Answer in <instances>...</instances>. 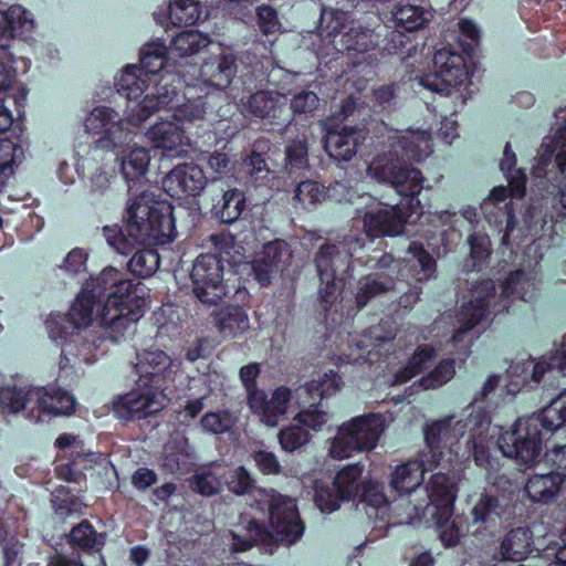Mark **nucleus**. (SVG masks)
I'll list each match as a JSON object with an SVG mask.
<instances>
[{
  "mask_svg": "<svg viewBox=\"0 0 566 566\" xmlns=\"http://www.w3.org/2000/svg\"><path fill=\"white\" fill-rule=\"evenodd\" d=\"M146 298L142 283L125 277L115 268H105L82 285L67 313L51 314L45 322L50 338L61 347V360L77 356L84 344L82 331L93 322L104 327L114 343L145 313Z\"/></svg>",
  "mask_w": 566,
  "mask_h": 566,
  "instance_id": "nucleus-1",
  "label": "nucleus"
},
{
  "mask_svg": "<svg viewBox=\"0 0 566 566\" xmlns=\"http://www.w3.org/2000/svg\"><path fill=\"white\" fill-rule=\"evenodd\" d=\"M169 49L159 42L145 44L140 50L139 66L127 65L115 82L119 95L127 101L144 98L134 107L128 106L126 119L133 125H143L158 105H174L178 88L172 84L171 75L163 73L168 64Z\"/></svg>",
  "mask_w": 566,
  "mask_h": 566,
  "instance_id": "nucleus-2",
  "label": "nucleus"
},
{
  "mask_svg": "<svg viewBox=\"0 0 566 566\" xmlns=\"http://www.w3.org/2000/svg\"><path fill=\"white\" fill-rule=\"evenodd\" d=\"M125 227L127 235L118 224L103 228L106 242L119 254L128 255L136 244L156 247L170 243L176 237L174 207L160 196L143 191L128 206Z\"/></svg>",
  "mask_w": 566,
  "mask_h": 566,
  "instance_id": "nucleus-3",
  "label": "nucleus"
},
{
  "mask_svg": "<svg viewBox=\"0 0 566 566\" xmlns=\"http://www.w3.org/2000/svg\"><path fill=\"white\" fill-rule=\"evenodd\" d=\"M534 290V283L530 281L527 273L521 269L509 273L502 282L497 300L495 283L492 279L478 281L470 290V300L463 302L460 307L458 321L461 326L453 332L448 345L460 346V349H463L462 353L469 356L471 342L467 340L468 333L486 318L491 306L494 315L509 312L512 297L528 302L533 298Z\"/></svg>",
  "mask_w": 566,
  "mask_h": 566,
  "instance_id": "nucleus-4",
  "label": "nucleus"
},
{
  "mask_svg": "<svg viewBox=\"0 0 566 566\" xmlns=\"http://www.w3.org/2000/svg\"><path fill=\"white\" fill-rule=\"evenodd\" d=\"M265 497L273 533L263 522L249 514H240L238 523L230 531L234 552H245L255 545L269 544L273 538L281 543L293 544L303 535L305 525L301 520L296 501L273 489L265 494Z\"/></svg>",
  "mask_w": 566,
  "mask_h": 566,
  "instance_id": "nucleus-5",
  "label": "nucleus"
},
{
  "mask_svg": "<svg viewBox=\"0 0 566 566\" xmlns=\"http://www.w3.org/2000/svg\"><path fill=\"white\" fill-rule=\"evenodd\" d=\"M490 423L491 417L483 408L472 409L458 420H454V416H448L426 423L423 436L429 448V461L441 464L447 454L458 453L457 444L464 439L465 447L473 449L475 463L483 467L489 460V452L478 441H484Z\"/></svg>",
  "mask_w": 566,
  "mask_h": 566,
  "instance_id": "nucleus-6",
  "label": "nucleus"
},
{
  "mask_svg": "<svg viewBox=\"0 0 566 566\" xmlns=\"http://www.w3.org/2000/svg\"><path fill=\"white\" fill-rule=\"evenodd\" d=\"M566 424V392L528 417L516 419L513 426L497 438V447L506 458L524 464L534 462L542 452L546 434H553Z\"/></svg>",
  "mask_w": 566,
  "mask_h": 566,
  "instance_id": "nucleus-7",
  "label": "nucleus"
},
{
  "mask_svg": "<svg viewBox=\"0 0 566 566\" xmlns=\"http://www.w3.org/2000/svg\"><path fill=\"white\" fill-rule=\"evenodd\" d=\"M459 29L461 35L471 40L470 43L459 41L463 54L451 46L437 50L432 61L433 71L423 74L419 80L420 85L433 93L450 96L468 80L467 57L472 56L474 46L479 43L480 30L472 20L467 19L459 22Z\"/></svg>",
  "mask_w": 566,
  "mask_h": 566,
  "instance_id": "nucleus-8",
  "label": "nucleus"
},
{
  "mask_svg": "<svg viewBox=\"0 0 566 566\" xmlns=\"http://www.w3.org/2000/svg\"><path fill=\"white\" fill-rule=\"evenodd\" d=\"M0 405L11 412H19L32 405L30 417L36 422H50L56 417L74 413L76 399L71 392L54 384L34 387L28 391L17 387H2Z\"/></svg>",
  "mask_w": 566,
  "mask_h": 566,
  "instance_id": "nucleus-9",
  "label": "nucleus"
},
{
  "mask_svg": "<svg viewBox=\"0 0 566 566\" xmlns=\"http://www.w3.org/2000/svg\"><path fill=\"white\" fill-rule=\"evenodd\" d=\"M367 171L376 180L390 184L400 197L407 198L406 205L409 208L419 205V195L424 181L422 172L405 166L391 148L376 155Z\"/></svg>",
  "mask_w": 566,
  "mask_h": 566,
  "instance_id": "nucleus-10",
  "label": "nucleus"
},
{
  "mask_svg": "<svg viewBox=\"0 0 566 566\" xmlns=\"http://www.w3.org/2000/svg\"><path fill=\"white\" fill-rule=\"evenodd\" d=\"M343 379L338 373L329 370L317 380H310L295 390V402L300 411L294 420L313 431H319L327 423L328 415L319 409L324 398L340 390Z\"/></svg>",
  "mask_w": 566,
  "mask_h": 566,
  "instance_id": "nucleus-11",
  "label": "nucleus"
},
{
  "mask_svg": "<svg viewBox=\"0 0 566 566\" xmlns=\"http://www.w3.org/2000/svg\"><path fill=\"white\" fill-rule=\"evenodd\" d=\"M319 279L318 295L322 307L327 314L344 287L345 274L352 264V254L335 243H324L314 259Z\"/></svg>",
  "mask_w": 566,
  "mask_h": 566,
  "instance_id": "nucleus-12",
  "label": "nucleus"
},
{
  "mask_svg": "<svg viewBox=\"0 0 566 566\" xmlns=\"http://www.w3.org/2000/svg\"><path fill=\"white\" fill-rule=\"evenodd\" d=\"M384 431L379 415L368 413L343 423L332 441L329 453L335 459H345L354 452L373 450Z\"/></svg>",
  "mask_w": 566,
  "mask_h": 566,
  "instance_id": "nucleus-13",
  "label": "nucleus"
},
{
  "mask_svg": "<svg viewBox=\"0 0 566 566\" xmlns=\"http://www.w3.org/2000/svg\"><path fill=\"white\" fill-rule=\"evenodd\" d=\"M226 260L220 253H201L190 272L193 295L205 304L217 305L228 294L224 280Z\"/></svg>",
  "mask_w": 566,
  "mask_h": 566,
  "instance_id": "nucleus-14",
  "label": "nucleus"
},
{
  "mask_svg": "<svg viewBox=\"0 0 566 566\" xmlns=\"http://www.w3.org/2000/svg\"><path fill=\"white\" fill-rule=\"evenodd\" d=\"M136 103V101H128L127 106L134 107ZM127 109L128 107H126L124 116H126ZM124 122L133 127L140 126L128 123L126 117L120 118L119 114L108 106H97L86 116L84 127L88 134L99 135L94 142L95 148L115 150L130 145L134 140L135 133L125 128Z\"/></svg>",
  "mask_w": 566,
  "mask_h": 566,
  "instance_id": "nucleus-15",
  "label": "nucleus"
},
{
  "mask_svg": "<svg viewBox=\"0 0 566 566\" xmlns=\"http://www.w3.org/2000/svg\"><path fill=\"white\" fill-rule=\"evenodd\" d=\"M364 465L353 463L339 470L332 485L316 484L314 502L323 513H333L342 502L356 499L361 491Z\"/></svg>",
  "mask_w": 566,
  "mask_h": 566,
  "instance_id": "nucleus-16",
  "label": "nucleus"
},
{
  "mask_svg": "<svg viewBox=\"0 0 566 566\" xmlns=\"http://www.w3.org/2000/svg\"><path fill=\"white\" fill-rule=\"evenodd\" d=\"M522 504L517 502L514 491L493 494L491 491L483 492L470 514L473 524H479L484 530L491 531L503 523H510L523 517Z\"/></svg>",
  "mask_w": 566,
  "mask_h": 566,
  "instance_id": "nucleus-17",
  "label": "nucleus"
},
{
  "mask_svg": "<svg viewBox=\"0 0 566 566\" xmlns=\"http://www.w3.org/2000/svg\"><path fill=\"white\" fill-rule=\"evenodd\" d=\"M407 198L400 197L397 205L390 209H376L365 213L364 229L370 238L394 237L405 230V226L413 216L419 218L423 213V207L419 201L417 207L406 205Z\"/></svg>",
  "mask_w": 566,
  "mask_h": 566,
  "instance_id": "nucleus-18",
  "label": "nucleus"
},
{
  "mask_svg": "<svg viewBox=\"0 0 566 566\" xmlns=\"http://www.w3.org/2000/svg\"><path fill=\"white\" fill-rule=\"evenodd\" d=\"M291 258L292 251L284 240L275 239L264 243L251 261L253 279L261 286L270 285L272 280L283 272Z\"/></svg>",
  "mask_w": 566,
  "mask_h": 566,
  "instance_id": "nucleus-19",
  "label": "nucleus"
},
{
  "mask_svg": "<svg viewBox=\"0 0 566 566\" xmlns=\"http://www.w3.org/2000/svg\"><path fill=\"white\" fill-rule=\"evenodd\" d=\"M163 391L161 389L137 386V389L118 396L113 401V411L117 418L124 421L146 419L161 410L158 396Z\"/></svg>",
  "mask_w": 566,
  "mask_h": 566,
  "instance_id": "nucleus-20",
  "label": "nucleus"
},
{
  "mask_svg": "<svg viewBox=\"0 0 566 566\" xmlns=\"http://www.w3.org/2000/svg\"><path fill=\"white\" fill-rule=\"evenodd\" d=\"M206 185L203 170L193 163L175 166L163 179V189L175 199L196 197Z\"/></svg>",
  "mask_w": 566,
  "mask_h": 566,
  "instance_id": "nucleus-21",
  "label": "nucleus"
},
{
  "mask_svg": "<svg viewBox=\"0 0 566 566\" xmlns=\"http://www.w3.org/2000/svg\"><path fill=\"white\" fill-rule=\"evenodd\" d=\"M134 368L138 375L136 382L138 387L165 390L167 379L172 375L171 359L160 349L138 354Z\"/></svg>",
  "mask_w": 566,
  "mask_h": 566,
  "instance_id": "nucleus-22",
  "label": "nucleus"
},
{
  "mask_svg": "<svg viewBox=\"0 0 566 566\" xmlns=\"http://www.w3.org/2000/svg\"><path fill=\"white\" fill-rule=\"evenodd\" d=\"M429 448L421 452L420 459H411L397 465L390 476V486L397 495L410 494L423 483L424 473L440 464L429 461Z\"/></svg>",
  "mask_w": 566,
  "mask_h": 566,
  "instance_id": "nucleus-23",
  "label": "nucleus"
},
{
  "mask_svg": "<svg viewBox=\"0 0 566 566\" xmlns=\"http://www.w3.org/2000/svg\"><path fill=\"white\" fill-rule=\"evenodd\" d=\"M365 138L363 129L357 126H343L339 130L328 128L324 136V149L337 163H348Z\"/></svg>",
  "mask_w": 566,
  "mask_h": 566,
  "instance_id": "nucleus-24",
  "label": "nucleus"
},
{
  "mask_svg": "<svg viewBox=\"0 0 566 566\" xmlns=\"http://www.w3.org/2000/svg\"><path fill=\"white\" fill-rule=\"evenodd\" d=\"M291 397V390L285 386H281L274 389L270 399L265 391L252 394L248 399V406L254 415L260 417L264 424L275 427L279 423L280 417L286 412Z\"/></svg>",
  "mask_w": 566,
  "mask_h": 566,
  "instance_id": "nucleus-25",
  "label": "nucleus"
},
{
  "mask_svg": "<svg viewBox=\"0 0 566 566\" xmlns=\"http://www.w3.org/2000/svg\"><path fill=\"white\" fill-rule=\"evenodd\" d=\"M556 369L563 376H566V335L563 337L560 346L548 357L547 360L535 361L532 357L522 364L513 367L516 375H522L523 386L530 382L539 384L544 375Z\"/></svg>",
  "mask_w": 566,
  "mask_h": 566,
  "instance_id": "nucleus-26",
  "label": "nucleus"
},
{
  "mask_svg": "<svg viewBox=\"0 0 566 566\" xmlns=\"http://www.w3.org/2000/svg\"><path fill=\"white\" fill-rule=\"evenodd\" d=\"M533 532L527 526L510 530L501 539L495 556L502 562L525 560L534 551Z\"/></svg>",
  "mask_w": 566,
  "mask_h": 566,
  "instance_id": "nucleus-27",
  "label": "nucleus"
},
{
  "mask_svg": "<svg viewBox=\"0 0 566 566\" xmlns=\"http://www.w3.org/2000/svg\"><path fill=\"white\" fill-rule=\"evenodd\" d=\"M237 70V57L233 54H220L206 59L199 74L207 85L226 90L232 83Z\"/></svg>",
  "mask_w": 566,
  "mask_h": 566,
  "instance_id": "nucleus-28",
  "label": "nucleus"
},
{
  "mask_svg": "<svg viewBox=\"0 0 566 566\" xmlns=\"http://www.w3.org/2000/svg\"><path fill=\"white\" fill-rule=\"evenodd\" d=\"M457 485L446 473H433L427 484V493L433 507L432 514L452 516L457 497Z\"/></svg>",
  "mask_w": 566,
  "mask_h": 566,
  "instance_id": "nucleus-29",
  "label": "nucleus"
},
{
  "mask_svg": "<svg viewBox=\"0 0 566 566\" xmlns=\"http://www.w3.org/2000/svg\"><path fill=\"white\" fill-rule=\"evenodd\" d=\"M96 452L72 451L70 458L55 465L54 472L59 480L77 485H86V472L98 464Z\"/></svg>",
  "mask_w": 566,
  "mask_h": 566,
  "instance_id": "nucleus-30",
  "label": "nucleus"
},
{
  "mask_svg": "<svg viewBox=\"0 0 566 566\" xmlns=\"http://www.w3.org/2000/svg\"><path fill=\"white\" fill-rule=\"evenodd\" d=\"M106 543V533L97 532L92 523L82 520L77 525L73 526L69 534V544L75 551L85 554H98L101 563L105 566L102 551Z\"/></svg>",
  "mask_w": 566,
  "mask_h": 566,
  "instance_id": "nucleus-31",
  "label": "nucleus"
},
{
  "mask_svg": "<svg viewBox=\"0 0 566 566\" xmlns=\"http://www.w3.org/2000/svg\"><path fill=\"white\" fill-rule=\"evenodd\" d=\"M373 30L353 19L340 38L333 40V49L337 53L355 55L364 53L373 46Z\"/></svg>",
  "mask_w": 566,
  "mask_h": 566,
  "instance_id": "nucleus-32",
  "label": "nucleus"
},
{
  "mask_svg": "<svg viewBox=\"0 0 566 566\" xmlns=\"http://www.w3.org/2000/svg\"><path fill=\"white\" fill-rule=\"evenodd\" d=\"M352 21V14L348 10H344L342 7H333L332 3H324L321 8L317 34L323 41L333 45V40L340 38Z\"/></svg>",
  "mask_w": 566,
  "mask_h": 566,
  "instance_id": "nucleus-33",
  "label": "nucleus"
},
{
  "mask_svg": "<svg viewBox=\"0 0 566 566\" xmlns=\"http://www.w3.org/2000/svg\"><path fill=\"white\" fill-rule=\"evenodd\" d=\"M29 12L20 4L11 6L7 11L0 10V50L8 46L12 38L29 31L33 20L29 19Z\"/></svg>",
  "mask_w": 566,
  "mask_h": 566,
  "instance_id": "nucleus-34",
  "label": "nucleus"
},
{
  "mask_svg": "<svg viewBox=\"0 0 566 566\" xmlns=\"http://www.w3.org/2000/svg\"><path fill=\"white\" fill-rule=\"evenodd\" d=\"M563 478L552 471L528 478L525 492L534 503L548 504L556 500L563 486Z\"/></svg>",
  "mask_w": 566,
  "mask_h": 566,
  "instance_id": "nucleus-35",
  "label": "nucleus"
},
{
  "mask_svg": "<svg viewBox=\"0 0 566 566\" xmlns=\"http://www.w3.org/2000/svg\"><path fill=\"white\" fill-rule=\"evenodd\" d=\"M125 147H129V145L114 150L120 163L122 175L127 181L138 180L147 172L150 163L149 150L145 147L135 146L126 153Z\"/></svg>",
  "mask_w": 566,
  "mask_h": 566,
  "instance_id": "nucleus-36",
  "label": "nucleus"
},
{
  "mask_svg": "<svg viewBox=\"0 0 566 566\" xmlns=\"http://www.w3.org/2000/svg\"><path fill=\"white\" fill-rule=\"evenodd\" d=\"M186 128L176 119H161L149 127L147 135L156 148L176 150L184 145Z\"/></svg>",
  "mask_w": 566,
  "mask_h": 566,
  "instance_id": "nucleus-37",
  "label": "nucleus"
},
{
  "mask_svg": "<svg viewBox=\"0 0 566 566\" xmlns=\"http://www.w3.org/2000/svg\"><path fill=\"white\" fill-rule=\"evenodd\" d=\"M409 259L406 268L410 277L416 282H424L434 276L437 272V261L423 247L421 242L411 241L407 249Z\"/></svg>",
  "mask_w": 566,
  "mask_h": 566,
  "instance_id": "nucleus-38",
  "label": "nucleus"
},
{
  "mask_svg": "<svg viewBox=\"0 0 566 566\" xmlns=\"http://www.w3.org/2000/svg\"><path fill=\"white\" fill-rule=\"evenodd\" d=\"M509 192L510 190L503 186L494 187L488 198L489 201L495 205L504 202L503 208L495 207L496 212H492L491 214L494 216L493 222L496 226L505 223V229L502 237V244L505 247L511 245V234L517 224L513 202H506Z\"/></svg>",
  "mask_w": 566,
  "mask_h": 566,
  "instance_id": "nucleus-39",
  "label": "nucleus"
},
{
  "mask_svg": "<svg viewBox=\"0 0 566 566\" xmlns=\"http://www.w3.org/2000/svg\"><path fill=\"white\" fill-rule=\"evenodd\" d=\"M390 148L402 160L420 163L427 157V151L422 148L421 144L424 142L428 147V139L424 134L402 135L394 133L388 136Z\"/></svg>",
  "mask_w": 566,
  "mask_h": 566,
  "instance_id": "nucleus-40",
  "label": "nucleus"
},
{
  "mask_svg": "<svg viewBox=\"0 0 566 566\" xmlns=\"http://www.w3.org/2000/svg\"><path fill=\"white\" fill-rule=\"evenodd\" d=\"M247 207L244 191L232 188L223 192L220 200L212 207L213 216L224 224H231L239 220Z\"/></svg>",
  "mask_w": 566,
  "mask_h": 566,
  "instance_id": "nucleus-41",
  "label": "nucleus"
},
{
  "mask_svg": "<svg viewBox=\"0 0 566 566\" xmlns=\"http://www.w3.org/2000/svg\"><path fill=\"white\" fill-rule=\"evenodd\" d=\"M218 331L226 337L242 335L249 328V316L240 305H227L214 314Z\"/></svg>",
  "mask_w": 566,
  "mask_h": 566,
  "instance_id": "nucleus-42",
  "label": "nucleus"
},
{
  "mask_svg": "<svg viewBox=\"0 0 566 566\" xmlns=\"http://www.w3.org/2000/svg\"><path fill=\"white\" fill-rule=\"evenodd\" d=\"M248 93L249 95L240 98L244 112L262 119L276 117V113L281 111L277 97L264 90H258L254 93L248 90Z\"/></svg>",
  "mask_w": 566,
  "mask_h": 566,
  "instance_id": "nucleus-43",
  "label": "nucleus"
},
{
  "mask_svg": "<svg viewBox=\"0 0 566 566\" xmlns=\"http://www.w3.org/2000/svg\"><path fill=\"white\" fill-rule=\"evenodd\" d=\"M431 13L422 6L400 0L392 10V19L397 28L413 32L423 28L430 20Z\"/></svg>",
  "mask_w": 566,
  "mask_h": 566,
  "instance_id": "nucleus-44",
  "label": "nucleus"
},
{
  "mask_svg": "<svg viewBox=\"0 0 566 566\" xmlns=\"http://www.w3.org/2000/svg\"><path fill=\"white\" fill-rule=\"evenodd\" d=\"M210 43V38L198 30H186L175 35L169 44V52L177 57H187L199 53Z\"/></svg>",
  "mask_w": 566,
  "mask_h": 566,
  "instance_id": "nucleus-45",
  "label": "nucleus"
},
{
  "mask_svg": "<svg viewBox=\"0 0 566 566\" xmlns=\"http://www.w3.org/2000/svg\"><path fill=\"white\" fill-rule=\"evenodd\" d=\"M51 502L54 513L62 518L84 513L85 505L81 497L67 486H56L51 493Z\"/></svg>",
  "mask_w": 566,
  "mask_h": 566,
  "instance_id": "nucleus-46",
  "label": "nucleus"
},
{
  "mask_svg": "<svg viewBox=\"0 0 566 566\" xmlns=\"http://www.w3.org/2000/svg\"><path fill=\"white\" fill-rule=\"evenodd\" d=\"M168 14L174 25H193L202 18V6L198 0H169Z\"/></svg>",
  "mask_w": 566,
  "mask_h": 566,
  "instance_id": "nucleus-47",
  "label": "nucleus"
},
{
  "mask_svg": "<svg viewBox=\"0 0 566 566\" xmlns=\"http://www.w3.org/2000/svg\"><path fill=\"white\" fill-rule=\"evenodd\" d=\"M177 102L174 105H158L156 107V112L160 109L169 111L171 113V118L176 119L179 124L184 125V123H191L196 119H202L206 114L205 102L201 98L195 99L192 102L182 103V97L178 92Z\"/></svg>",
  "mask_w": 566,
  "mask_h": 566,
  "instance_id": "nucleus-48",
  "label": "nucleus"
},
{
  "mask_svg": "<svg viewBox=\"0 0 566 566\" xmlns=\"http://www.w3.org/2000/svg\"><path fill=\"white\" fill-rule=\"evenodd\" d=\"M159 263L160 258L157 250L145 248L135 251L127 265L134 276L146 279L157 271Z\"/></svg>",
  "mask_w": 566,
  "mask_h": 566,
  "instance_id": "nucleus-49",
  "label": "nucleus"
},
{
  "mask_svg": "<svg viewBox=\"0 0 566 566\" xmlns=\"http://www.w3.org/2000/svg\"><path fill=\"white\" fill-rule=\"evenodd\" d=\"M325 187L314 180L301 181L294 192L295 206L300 205L301 208L311 210L316 207L325 198Z\"/></svg>",
  "mask_w": 566,
  "mask_h": 566,
  "instance_id": "nucleus-50",
  "label": "nucleus"
},
{
  "mask_svg": "<svg viewBox=\"0 0 566 566\" xmlns=\"http://www.w3.org/2000/svg\"><path fill=\"white\" fill-rule=\"evenodd\" d=\"M455 375V360L443 358L439 364L419 380V386L424 389H436L447 384Z\"/></svg>",
  "mask_w": 566,
  "mask_h": 566,
  "instance_id": "nucleus-51",
  "label": "nucleus"
},
{
  "mask_svg": "<svg viewBox=\"0 0 566 566\" xmlns=\"http://www.w3.org/2000/svg\"><path fill=\"white\" fill-rule=\"evenodd\" d=\"M310 428L301 423L284 427L279 432V442L286 452H294L310 442L312 436Z\"/></svg>",
  "mask_w": 566,
  "mask_h": 566,
  "instance_id": "nucleus-52",
  "label": "nucleus"
},
{
  "mask_svg": "<svg viewBox=\"0 0 566 566\" xmlns=\"http://www.w3.org/2000/svg\"><path fill=\"white\" fill-rule=\"evenodd\" d=\"M470 245L471 269L481 271L491 256V241L486 234L472 233L468 239Z\"/></svg>",
  "mask_w": 566,
  "mask_h": 566,
  "instance_id": "nucleus-53",
  "label": "nucleus"
},
{
  "mask_svg": "<svg viewBox=\"0 0 566 566\" xmlns=\"http://www.w3.org/2000/svg\"><path fill=\"white\" fill-rule=\"evenodd\" d=\"M391 289V285L367 276L359 281L355 294L357 310H363L375 297L384 295Z\"/></svg>",
  "mask_w": 566,
  "mask_h": 566,
  "instance_id": "nucleus-54",
  "label": "nucleus"
},
{
  "mask_svg": "<svg viewBox=\"0 0 566 566\" xmlns=\"http://www.w3.org/2000/svg\"><path fill=\"white\" fill-rule=\"evenodd\" d=\"M116 179L113 169L107 170L99 167L90 178L88 195L92 200H98L102 197H108L113 192L112 184Z\"/></svg>",
  "mask_w": 566,
  "mask_h": 566,
  "instance_id": "nucleus-55",
  "label": "nucleus"
},
{
  "mask_svg": "<svg viewBox=\"0 0 566 566\" xmlns=\"http://www.w3.org/2000/svg\"><path fill=\"white\" fill-rule=\"evenodd\" d=\"M233 418L229 410L207 412L200 420L202 429L216 436L229 432L233 427Z\"/></svg>",
  "mask_w": 566,
  "mask_h": 566,
  "instance_id": "nucleus-56",
  "label": "nucleus"
},
{
  "mask_svg": "<svg viewBox=\"0 0 566 566\" xmlns=\"http://www.w3.org/2000/svg\"><path fill=\"white\" fill-rule=\"evenodd\" d=\"M226 484L230 492L243 495L253 490L255 481L243 465H239L228 473Z\"/></svg>",
  "mask_w": 566,
  "mask_h": 566,
  "instance_id": "nucleus-57",
  "label": "nucleus"
},
{
  "mask_svg": "<svg viewBox=\"0 0 566 566\" xmlns=\"http://www.w3.org/2000/svg\"><path fill=\"white\" fill-rule=\"evenodd\" d=\"M432 517L437 521L439 530V538L444 547H454L460 542L462 531L451 521V516H442L441 514H432Z\"/></svg>",
  "mask_w": 566,
  "mask_h": 566,
  "instance_id": "nucleus-58",
  "label": "nucleus"
},
{
  "mask_svg": "<svg viewBox=\"0 0 566 566\" xmlns=\"http://www.w3.org/2000/svg\"><path fill=\"white\" fill-rule=\"evenodd\" d=\"M358 496L360 502H364L375 509H379L389 503L388 497L385 494L384 484L373 480L363 482L361 491Z\"/></svg>",
  "mask_w": 566,
  "mask_h": 566,
  "instance_id": "nucleus-59",
  "label": "nucleus"
},
{
  "mask_svg": "<svg viewBox=\"0 0 566 566\" xmlns=\"http://www.w3.org/2000/svg\"><path fill=\"white\" fill-rule=\"evenodd\" d=\"M251 458L259 472L263 475H277L282 472V465L276 454L272 451L260 449L253 451Z\"/></svg>",
  "mask_w": 566,
  "mask_h": 566,
  "instance_id": "nucleus-60",
  "label": "nucleus"
},
{
  "mask_svg": "<svg viewBox=\"0 0 566 566\" xmlns=\"http://www.w3.org/2000/svg\"><path fill=\"white\" fill-rule=\"evenodd\" d=\"M256 23L264 35L275 33L281 25L277 11L273 7L265 4L256 7Z\"/></svg>",
  "mask_w": 566,
  "mask_h": 566,
  "instance_id": "nucleus-61",
  "label": "nucleus"
},
{
  "mask_svg": "<svg viewBox=\"0 0 566 566\" xmlns=\"http://www.w3.org/2000/svg\"><path fill=\"white\" fill-rule=\"evenodd\" d=\"M308 148L305 140H293L286 146V161L291 169H305L308 165Z\"/></svg>",
  "mask_w": 566,
  "mask_h": 566,
  "instance_id": "nucleus-62",
  "label": "nucleus"
},
{
  "mask_svg": "<svg viewBox=\"0 0 566 566\" xmlns=\"http://www.w3.org/2000/svg\"><path fill=\"white\" fill-rule=\"evenodd\" d=\"M437 357V350L433 346L428 344L419 345L415 353L409 357L407 361V366L409 369L415 371L416 375L421 374L428 366L430 361H432Z\"/></svg>",
  "mask_w": 566,
  "mask_h": 566,
  "instance_id": "nucleus-63",
  "label": "nucleus"
},
{
  "mask_svg": "<svg viewBox=\"0 0 566 566\" xmlns=\"http://www.w3.org/2000/svg\"><path fill=\"white\" fill-rule=\"evenodd\" d=\"M23 148L10 138H0V164L13 170V167L22 160Z\"/></svg>",
  "mask_w": 566,
  "mask_h": 566,
  "instance_id": "nucleus-64",
  "label": "nucleus"
}]
</instances>
